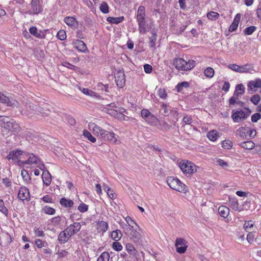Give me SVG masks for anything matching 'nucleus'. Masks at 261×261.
I'll list each match as a JSON object with an SVG mask.
<instances>
[{
	"label": "nucleus",
	"mask_w": 261,
	"mask_h": 261,
	"mask_svg": "<svg viewBox=\"0 0 261 261\" xmlns=\"http://www.w3.org/2000/svg\"><path fill=\"white\" fill-rule=\"evenodd\" d=\"M112 247L115 250L117 251H121L123 248L121 244L117 241H116L113 243Z\"/></svg>",
	"instance_id": "obj_57"
},
{
	"label": "nucleus",
	"mask_w": 261,
	"mask_h": 261,
	"mask_svg": "<svg viewBox=\"0 0 261 261\" xmlns=\"http://www.w3.org/2000/svg\"><path fill=\"white\" fill-rule=\"evenodd\" d=\"M83 135L89 141L92 143L96 142V138L93 137L92 134L87 130H83Z\"/></svg>",
	"instance_id": "obj_37"
},
{
	"label": "nucleus",
	"mask_w": 261,
	"mask_h": 261,
	"mask_svg": "<svg viewBox=\"0 0 261 261\" xmlns=\"http://www.w3.org/2000/svg\"><path fill=\"white\" fill-rule=\"evenodd\" d=\"M49 111L48 109L45 110L41 107H38L36 111V114L42 116H46L49 115Z\"/></svg>",
	"instance_id": "obj_38"
},
{
	"label": "nucleus",
	"mask_w": 261,
	"mask_h": 261,
	"mask_svg": "<svg viewBox=\"0 0 261 261\" xmlns=\"http://www.w3.org/2000/svg\"><path fill=\"white\" fill-rule=\"evenodd\" d=\"M60 204L65 207H71L73 205V202L70 199H67L65 198H62L60 200Z\"/></svg>",
	"instance_id": "obj_31"
},
{
	"label": "nucleus",
	"mask_w": 261,
	"mask_h": 261,
	"mask_svg": "<svg viewBox=\"0 0 261 261\" xmlns=\"http://www.w3.org/2000/svg\"><path fill=\"white\" fill-rule=\"evenodd\" d=\"M110 259V254L108 252H102L98 257L97 261H109Z\"/></svg>",
	"instance_id": "obj_36"
},
{
	"label": "nucleus",
	"mask_w": 261,
	"mask_h": 261,
	"mask_svg": "<svg viewBox=\"0 0 261 261\" xmlns=\"http://www.w3.org/2000/svg\"><path fill=\"white\" fill-rule=\"evenodd\" d=\"M150 42L149 45L150 47H154L156 40V35L155 33H153L151 37L149 38Z\"/></svg>",
	"instance_id": "obj_58"
},
{
	"label": "nucleus",
	"mask_w": 261,
	"mask_h": 261,
	"mask_svg": "<svg viewBox=\"0 0 261 261\" xmlns=\"http://www.w3.org/2000/svg\"><path fill=\"white\" fill-rule=\"evenodd\" d=\"M30 33L35 37H38L39 34L37 32V29L36 27H32L29 29Z\"/></svg>",
	"instance_id": "obj_64"
},
{
	"label": "nucleus",
	"mask_w": 261,
	"mask_h": 261,
	"mask_svg": "<svg viewBox=\"0 0 261 261\" xmlns=\"http://www.w3.org/2000/svg\"><path fill=\"white\" fill-rule=\"evenodd\" d=\"M125 248L130 254L136 255L138 253L134 246L130 243H127L125 245Z\"/></svg>",
	"instance_id": "obj_34"
},
{
	"label": "nucleus",
	"mask_w": 261,
	"mask_h": 261,
	"mask_svg": "<svg viewBox=\"0 0 261 261\" xmlns=\"http://www.w3.org/2000/svg\"><path fill=\"white\" fill-rule=\"evenodd\" d=\"M88 205L85 204L84 203H81L78 207L77 210L81 213H84L88 211Z\"/></svg>",
	"instance_id": "obj_53"
},
{
	"label": "nucleus",
	"mask_w": 261,
	"mask_h": 261,
	"mask_svg": "<svg viewBox=\"0 0 261 261\" xmlns=\"http://www.w3.org/2000/svg\"><path fill=\"white\" fill-rule=\"evenodd\" d=\"M179 167L186 175H191L196 172L198 166L188 160H182L179 163Z\"/></svg>",
	"instance_id": "obj_6"
},
{
	"label": "nucleus",
	"mask_w": 261,
	"mask_h": 261,
	"mask_svg": "<svg viewBox=\"0 0 261 261\" xmlns=\"http://www.w3.org/2000/svg\"><path fill=\"white\" fill-rule=\"evenodd\" d=\"M239 145L245 149L251 150L254 148L255 144L252 141H247L243 142L239 144Z\"/></svg>",
	"instance_id": "obj_28"
},
{
	"label": "nucleus",
	"mask_w": 261,
	"mask_h": 261,
	"mask_svg": "<svg viewBox=\"0 0 261 261\" xmlns=\"http://www.w3.org/2000/svg\"><path fill=\"white\" fill-rule=\"evenodd\" d=\"M189 86V85L188 82H181V83L178 84L177 85V91L180 92L182 90V89L184 87H188Z\"/></svg>",
	"instance_id": "obj_59"
},
{
	"label": "nucleus",
	"mask_w": 261,
	"mask_h": 261,
	"mask_svg": "<svg viewBox=\"0 0 261 261\" xmlns=\"http://www.w3.org/2000/svg\"><path fill=\"white\" fill-rule=\"evenodd\" d=\"M125 220L126 222V224L125 223L126 225H128V226H130L132 228L133 226L138 227L137 223L132 219V218L129 216H127L125 218Z\"/></svg>",
	"instance_id": "obj_42"
},
{
	"label": "nucleus",
	"mask_w": 261,
	"mask_h": 261,
	"mask_svg": "<svg viewBox=\"0 0 261 261\" xmlns=\"http://www.w3.org/2000/svg\"><path fill=\"white\" fill-rule=\"evenodd\" d=\"M28 156H25L28 159L24 160H23L22 165L24 164H28V165H34V164H38L39 162V160L38 158L34 155L33 154H29L27 153Z\"/></svg>",
	"instance_id": "obj_18"
},
{
	"label": "nucleus",
	"mask_w": 261,
	"mask_h": 261,
	"mask_svg": "<svg viewBox=\"0 0 261 261\" xmlns=\"http://www.w3.org/2000/svg\"><path fill=\"white\" fill-rule=\"evenodd\" d=\"M72 236L70 234V232L66 231V229L61 231L58 236V241L61 244L66 243L69 239L70 237Z\"/></svg>",
	"instance_id": "obj_20"
},
{
	"label": "nucleus",
	"mask_w": 261,
	"mask_h": 261,
	"mask_svg": "<svg viewBox=\"0 0 261 261\" xmlns=\"http://www.w3.org/2000/svg\"><path fill=\"white\" fill-rule=\"evenodd\" d=\"M0 211L6 216L8 214V210L6 207H5L4 201L2 199H0Z\"/></svg>",
	"instance_id": "obj_51"
},
{
	"label": "nucleus",
	"mask_w": 261,
	"mask_h": 261,
	"mask_svg": "<svg viewBox=\"0 0 261 261\" xmlns=\"http://www.w3.org/2000/svg\"><path fill=\"white\" fill-rule=\"evenodd\" d=\"M261 118V115L259 113H255L251 116V121L253 122H256Z\"/></svg>",
	"instance_id": "obj_63"
},
{
	"label": "nucleus",
	"mask_w": 261,
	"mask_h": 261,
	"mask_svg": "<svg viewBox=\"0 0 261 261\" xmlns=\"http://www.w3.org/2000/svg\"><path fill=\"white\" fill-rule=\"evenodd\" d=\"M74 46L77 50L82 52H85L87 49L86 44L83 41L80 40L74 42Z\"/></svg>",
	"instance_id": "obj_23"
},
{
	"label": "nucleus",
	"mask_w": 261,
	"mask_h": 261,
	"mask_svg": "<svg viewBox=\"0 0 261 261\" xmlns=\"http://www.w3.org/2000/svg\"><path fill=\"white\" fill-rule=\"evenodd\" d=\"M118 136L115 134L113 132L107 131L105 137L103 138L104 141H109L112 142L115 144L119 143V140L117 139Z\"/></svg>",
	"instance_id": "obj_19"
},
{
	"label": "nucleus",
	"mask_w": 261,
	"mask_h": 261,
	"mask_svg": "<svg viewBox=\"0 0 261 261\" xmlns=\"http://www.w3.org/2000/svg\"><path fill=\"white\" fill-rule=\"evenodd\" d=\"M43 184L49 186L51 181V175L47 170L43 171L42 175Z\"/></svg>",
	"instance_id": "obj_24"
},
{
	"label": "nucleus",
	"mask_w": 261,
	"mask_h": 261,
	"mask_svg": "<svg viewBox=\"0 0 261 261\" xmlns=\"http://www.w3.org/2000/svg\"><path fill=\"white\" fill-rule=\"evenodd\" d=\"M166 182L170 188L179 192L185 193L188 190L187 187L177 178L172 176L168 177Z\"/></svg>",
	"instance_id": "obj_3"
},
{
	"label": "nucleus",
	"mask_w": 261,
	"mask_h": 261,
	"mask_svg": "<svg viewBox=\"0 0 261 261\" xmlns=\"http://www.w3.org/2000/svg\"><path fill=\"white\" fill-rule=\"evenodd\" d=\"M241 15L240 14H237L234 18V20L229 28V32H233L235 31L238 27L239 21L240 20Z\"/></svg>",
	"instance_id": "obj_25"
},
{
	"label": "nucleus",
	"mask_w": 261,
	"mask_h": 261,
	"mask_svg": "<svg viewBox=\"0 0 261 261\" xmlns=\"http://www.w3.org/2000/svg\"><path fill=\"white\" fill-rule=\"evenodd\" d=\"M151 113L147 109H143L141 112V115L145 120L150 116Z\"/></svg>",
	"instance_id": "obj_52"
},
{
	"label": "nucleus",
	"mask_w": 261,
	"mask_h": 261,
	"mask_svg": "<svg viewBox=\"0 0 261 261\" xmlns=\"http://www.w3.org/2000/svg\"><path fill=\"white\" fill-rule=\"evenodd\" d=\"M21 174L24 181L26 182H28L31 180V177L27 170L24 169L22 170L21 171Z\"/></svg>",
	"instance_id": "obj_45"
},
{
	"label": "nucleus",
	"mask_w": 261,
	"mask_h": 261,
	"mask_svg": "<svg viewBox=\"0 0 261 261\" xmlns=\"http://www.w3.org/2000/svg\"><path fill=\"white\" fill-rule=\"evenodd\" d=\"M0 126L8 133H18L21 129L20 126L14 119L5 116H0Z\"/></svg>",
	"instance_id": "obj_1"
},
{
	"label": "nucleus",
	"mask_w": 261,
	"mask_h": 261,
	"mask_svg": "<svg viewBox=\"0 0 261 261\" xmlns=\"http://www.w3.org/2000/svg\"><path fill=\"white\" fill-rule=\"evenodd\" d=\"M218 212L221 217L226 218L229 215V209L225 206L221 205L218 208Z\"/></svg>",
	"instance_id": "obj_30"
},
{
	"label": "nucleus",
	"mask_w": 261,
	"mask_h": 261,
	"mask_svg": "<svg viewBox=\"0 0 261 261\" xmlns=\"http://www.w3.org/2000/svg\"><path fill=\"white\" fill-rule=\"evenodd\" d=\"M250 111L245 112L242 110H232L231 118L236 123H239L246 119L250 115Z\"/></svg>",
	"instance_id": "obj_8"
},
{
	"label": "nucleus",
	"mask_w": 261,
	"mask_h": 261,
	"mask_svg": "<svg viewBox=\"0 0 261 261\" xmlns=\"http://www.w3.org/2000/svg\"><path fill=\"white\" fill-rule=\"evenodd\" d=\"M146 121L149 123L150 125H154L158 123V119L155 116L151 114L150 116H149V117L146 119Z\"/></svg>",
	"instance_id": "obj_41"
},
{
	"label": "nucleus",
	"mask_w": 261,
	"mask_h": 261,
	"mask_svg": "<svg viewBox=\"0 0 261 261\" xmlns=\"http://www.w3.org/2000/svg\"><path fill=\"white\" fill-rule=\"evenodd\" d=\"M0 102L7 104L8 106L12 107H16L18 108L19 105L17 101L12 99H10L8 97L1 92H0Z\"/></svg>",
	"instance_id": "obj_11"
},
{
	"label": "nucleus",
	"mask_w": 261,
	"mask_h": 261,
	"mask_svg": "<svg viewBox=\"0 0 261 261\" xmlns=\"http://www.w3.org/2000/svg\"><path fill=\"white\" fill-rule=\"evenodd\" d=\"M222 147L226 149H230L232 147V142L230 140H225L221 143Z\"/></svg>",
	"instance_id": "obj_44"
},
{
	"label": "nucleus",
	"mask_w": 261,
	"mask_h": 261,
	"mask_svg": "<svg viewBox=\"0 0 261 261\" xmlns=\"http://www.w3.org/2000/svg\"><path fill=\"white\" fill-rule=\"evenodd\" d=\"M244 92V87L242 84L237 85L236 90L234 91L235 95H242Z\"/></svg>",
	"instance_id": "obj_40"
},
{
	"label": "nucleus",
	"mask_w": 261,
	"mask_h": 261,
	"mask_svg": "<svg viewBox=\"0 0 261 261\" xmlns=\"http://www.w3.org/2000/svg\"><path fill=\"white\" fill-rule=\"evenodd\" d=\"M115 82L117 86L122 88L125 83V74L122 71H118L115 76Z\"/></svg>",
	"instance_id": "obj_16"
},
{
	"label": "nucleus",
	"mask_w": 261,
	"mask_h": 261,
	"mask_svg": "<svg viewBox=\"0 0 261 261\" xmlns=\"http://www.w3.org/2000/svg\"><path fill=\"white\" fill-rule=\"evenodd\" d=\"M64 21L67 25L71 27H75L77 23L76 19L73 17H66L64 19Z\"/></svg>",
	"instance_id": "obj_27"
},
{
	"label": "nucleus",
	"mask_w": 261,
	"mask_h": 261,
	"mask_svg": "<svg viewBox=\"0 0 261 261\" xmlns=\"http://www.w3.org/2000/svg\"><path fill=\"white\" fill-rule=\"evenodd\" d=\"M31 6L34 14H37L41 12V8L39 5V0H32Z\"/></svg>",
	"instance_id": "obj_22"
},
{
	"label": "nucleus",
	"mask_w": 261,
	"mask_h": 261,
	"mask_svg": "<svg viewBox=\"0 0 261 261\" xmlns=\"http://www.w3.org/2000/svg\"><path fill=\"white\" fill-rule=\"evenodd\" d=\"M228 67L231 70L240 73L248 72L250 69V66L248 65L239 66L236 64H230L229 65Z\"/></svg>",
	"instance_id": "obj_13"
},
{
	"label": "nucleus",
	"mask_w": 261,
	"mask_h": 261,
	"mask_svg": "<svg viewBox=\"0 0 261 261\" xmlns=\"http://www.w3.org/2000/svg\"><path fill=\"white\" fill-rule=\"evenodd\" d=\"M38 107L32 103H26L24 109H20L19 111L21 114L26 116H32L33 114H36V111L37 110Z\"/></svg>",
	"instance_id": "obj_9"
},
{
	"label": "nucleus",
	"mask_w": 261,
	"mask_h": 261,
	"mask_svg": "<svg viewBox=\"0 0 261 261\" xmlns=\"http://www.w3.org/2000/svg\"><path fill=\"white\" fill-rule=\"evenodd\" d=\"M214 70L211 67H207L204 71V75L209 78H212L214 75Z\"/></svg>",
	"instance_id": "obj_43"
},
{
	"label": "nucleus",
	"mask_w": 261,
	"mask_h": 261,
	"mask_svg": "<svg viewBox=\"0 0 261 261\" xmlns=\"http://www.w3.org/2000/svg\"><path fill=\"white\" fill-rule=\"evenodd\" d=\"M230 206L236 211L241 212L247 210V207H248V203L246 201L242 204H240L238 201L233 199L230 201Z\"/></svg>",
	"instance_id": "obj_12"
},
{
	"label": "nucleus",
	"mask_w": 261,
	"mask_h": 261,
	"mask_svg": "<svg viewBox=\"0 0 261 261\" xmlns=\"http://www.w3.org/2000/svg\"><path fill=\"white\" fill-rule=\"evenodd\" d=\"M195 61L194 60L185 61L181 58L174 59L173 65L177 70L187 71L191 70L195 66Z\"/></svg>",
	"instance_id": "obj_5"
},
{
	"label": "nucleus",
	"mask_w": 261,
	"mask_h": 261,
	"mask_svg": "<svg viewBox=\"0 0 261 261\" xmlns=\"http://www.w3.org/2000/svg\"><path fill=\"white\" fill-rule=\"evenodd\" d=\"M108 228V224L107 222L101 221L97 223V229L99 232H106Z\"/></svg>",
	"instance_id": "obj_26"
},
{
	"label": "nucleus",
	"mask_w": 261,
	"mask_h": 261,
	"mask_svg": "<svg viewBox=\"0 0 261 261\" xmlns=\"http://www.w3.org/2000/svg\"><path fill=\"white\" fill-rule=\"evenodd\" d=\"M248 90L256 92L258 88L261 87V79H256L250 81L247 85Z\"/></svg>",
	"instance_id": "obj_17"
},
{
	"label": "nucleus",
	"mask_w": 261,
	"mask_h": 261,
	"mask_svg": "<svg viewBox=\"0 0 261 261\" xmlns=\"http://www.w3.org/2000/svg\"><path fill=\"white\" fill-rule=\"evenodd\" d=\"M58 38L61 40H64L66 38V34L65 31L60 30L57 33Z\"/></svg>",
	"instance_id": "obj_56"
},
{
	"label": "nucleus",
	"mask_w": 261,
	"mask_h": 261,
	"mask_svg": "<svg viewBox=\"0 0 261 261\" xmlns=\"http://www.w3.org/2000/svg\"><path fill=\"white\" fill-rule=\"evenodd\" d=\"M42 211L44 213L48 215H54L56 212L54 208L47 206H45Z\"/></svg>",
	"instance_id": "obj_49"
},
{
	"label": "nucleus",
	"mask_w": 261,
	"mask_h": 261,
	"mask_svg": "<svg viewBox=\"0 0 261 261\" xmlns=\"http://www.w3.org/2000/svg\"><path fill=\"white\" fill-rule=\"evenodd\" d=\"M260 100V97L258 94L254 95L250 98V101L255 105H257Z\"/></svg>",
	"instance_id": "obj_54"
},
{
	"label": "nucleus",
	"mask_w": 261,
	"mask_h": 261,
	"mask_svg": "<svg viewBox=\"0 0 261 261\" xmlns=\"http://www.w3.org/2000/svg\"><path fill=\"white\" fill-rule=\"evenodd\" d=\"M171 110V108H168V107L165 105L163 104L161 106V112L164 115H167L170 113V110Z\"/></svg>",
	"instance_id": "obj_48"
},
{
	"label": "nucleus",
	"mask_w": 261,
	"mask_h": 261,
	"mask_svg": "<svg viewBox=\"0 0 261 261\" xmlns=\"http://www.w3.org/2000/svg\"><path fill=\"white\" fill-rule=\"evenodd\" d=\"M219 16V15L217 12L214 11H211L207 14V18L211 20H216L218 18Z\"/></svg>",
	"instance_id": "obj_46"
},
{
	"label": "nucleus",
	"mask_w": 261,
	"mask_h": 261,
	"mask_svg": "<svg viewBox=\"0 0 261 261\" xmlns=\"http://www.w3.org/2000/svg\"><path fill=\"white\" fill-rule=\"evenodd\" d=\"M219 137V133L215 130L210 131L207 134V137L212 141H215Z\"/></svg>",
	"instance_id": "obj_32"
},
{
	"label": "nucleus",
	"mask_w": 261,
	"mask_h": 261,
	"mask_svg": "<svg viewBox=\"0 0 261 261\" xmlns=\"http://www.w3.org/2000/svg\"><path fill=\"white\" fill-rule=\"evenodd\" d=\"M103 189L105 191L107 192L108 195L111 199H114L115 198L114 194L113 193V191L111 190L110 187L107 186V185L103 186Z\"/></svg>",
	"instance_id": "obj_50"
},
{
	"label": "nucleus",
	"mask_w": 261,
	"mask_h": 261,
	"mask_svg": "<svg viewBox=\"0 0 261 261\" xmlns=\"http://www.w3.org/2000/svg\"><path fill=\"white\" fill-rule=\"evenodd\" d=\"M34 232L35 235L38 237H42L44 236V233L43 230L39 228L35 227L34 228Z\"/></svg>",
	"instance_id": "obj_61"
},
{
	"label": "nucleus",
	"mask_w": 261,
	"mask_h": 261,
	"mask_svg": "<svg viewBox=\"0 0 261 261\" xmlns=\"http://www.w3.org/2000/svg\"><path fill=\"white\" fill-rule=\"evenodd\" d=\"M121 226L123 230L124 233L132 240L134 243H140V234L137 230L138 226H133V227L132 228L130 226L129 227L128 225H126L125 223H123L121 224Z\"/></svg>",
	"instance_id": "obj_4"
},
{
	"label": "nucleus",
	"mask_w": 261,
	"mask_h": 261,
	"mask_svg": "<svg viewBox=\"0 0 261 261\" xmlns=\"http://www.w3.org/2000/svg\"><path fill=\"white\" fill-rule=\"evenodd\" d=\"M248 127H240L238 128L236 133L242 138L245 139L247 138L248 136Z\"/></svg>",
	"instance_id": "obj_29"
},
{
	"label": "nucleus",
	"mask_w": 261,
	"mask_h": 261,
	"mask_svg": "<svg viewBox=\"0 0 261 261\" xmlns=\"http://www.w3.org/2000/svg\"><path fill=\"white\" fill-rule=\"evenodd\" d=\"M186 241L182 238L177 239L175 243L176 251L179 253H184L187 250V246L186 245Z\"/></svg>",
	"instance_id": "obj_15"
},
{
	"label": "nucleus",
	"mask_w": 261,
	"mask_h": 261,
	"mask_svg": "<svg viewBox=\"0 0 261 261\" xmlns=\"http://www.w3.org/2000/svg\"><path fill=\"white\" fill-rule=\"evenodd\" d=\"M81 228V225L80 223L74 222L73 224L70 225L67 228L66 231L70 232V234L72 236L76 233L80 231Z\"/></svg>",
	"instance_id": "obj_21"
},
{
	"label": "nucleus",
	"mask_w": 261,
	"mask_h": 261,
	"mask_svg": "<svg viewBox=\"0 0 261 261\" xmlns=\"http://www.w3.org/2000/svg\"><path fill=\"white\" fill-rule=\"evenodd\" d=\"M145 9L143 6H140L137 11V21L138 23V31L141 34H144L147 32V24L145 20Z\"/></svg>",
	"instance_id": "obj_2"
},
{
	"label": "nucleus",
	"mask_w": 261,
	"mask_h": 261,
	"mask_svg": "<svg viewBox=\"0 0 261 261\" xmlns=\"http://www.w3.org/2000/svg\"><path fill=\"white\" fill-rule=\"evenodd\" d=\"M100 9L103 13H107L109 12V7L106 2H102L100 6Z\"/></svg>",
	"instance_id": "obj_55"
},
{
	"label": "nucleus",
	"mask_w": 261,
	"mask_h": 261,
	"mask_svg": "<svg viewBox=\"0 0 261 261\" xmlns=\"http://www.w3.org/2000/svg\"><path fill=\"white\" fill-rule=\"evenodd\" d=\"M254 226V223L252 221L249 220L245 221L244 224V228L247 232L252 230V228Z\"/></svg>",
	"instance_id": "obj_39"
},
{
	"label": "nucleus",
	"mask_w": 261,
	"mask_h": 261,
	"mask_svg": "<svg viewBox=\"0 0 261 261\" xmlns=\"http://www.w3.org/2000/svg\"><path fill=\"white\" fill-rule=\"evenodd\" d=\"M256 30V27L255 26H250V27H247L244 31V34L247 35H250Z\"/></svg>",
	"instance_id": "obj_47"
},
{
	"label": "nucleus",
	"mask_w": 261,
	"mask_h": 261,
	"mask_svg": "<svg viewBox=\"0 0 261 261\" xmlns=\"http://www.w3.org/2000/svg\"><path fill=\"white\" fill-rule=\"evenodd\" d=\"M82 92L84 94L89 96H95V93L88 88H83Z\"/></svg>",
	"instance_id": "obj_62"
},
{
	"label": "nucleus",
	"mask_w": 261,
	"mask_h": 261,
	"mask_svg": "<svg viewBox=\"0 0 261 261\" xmlns=\"http://www.w3.org/2000/svg\"><path fill=\"white\" fill-rule=\"evenodd\" d=\"M182 121L186 124H191L193 122V119L191 116L186 115L182 119Z\"/></svg>",
	"instance_id": "obj_60"
},
{
	"label": "nucleus",
	"mask_w": 261,
	"mask_h": 261,
	"mask_svg": "<svg viewBox=\"0 0 261 261\" xmlns=\"http://www.w3.org/2000/svg\"><path fill=\"white\" fill-rule=\"evenodd\" d=\"M122 236V234L119 229H116L111 232V238L115 241H118L120 240L121 239Z\"/></svg>",
	"instance_id": "obj_33"
},
{
	"label": "nucleus",
	"mask_w": 261,
	"mask_h": 261,
	"mask_svg": "<svg viewBox=\"0 0 261 261\" xmlns=\"http://www.w3.org/2000/svg\"><path fill=\"white\" fill-rule=\"evenodd\" d=\"M124 19V17H108L107 19V21L112 23L117 24L122 22Z\"/></svg>",
	"instance_id": "obj_35"
},
{
	"label": "nucleus",
	"mask_w": 261,
	"mask_h": 261,
	"mask_svg": "<svg viewBox=\"0 0 261 261\" xmlns=\"http://www.w3.org/2000/svg\"><path fill=\"white\" fill-rule=\"evenodd\" d=\"M24 156H28L27 153L23 152L20 150H14L9 152L7 156V159L8 160H12L15 162H18L19 166H22L23 157Z\"/></svg>",
	"instance_id": "obj_7"
},
{
	"label": "nucleus",
	"mask_w": 261,
	"mask_h": 261,
	"mask_svg": "<svg viewBox=\"0 0 261 261\" xmlns=\"http://www.w3.org/2000/svg\"><path fill=\"white\" fill-rule=\"evenodd\" d=\"M89 127L92 129V133L94 135L101 139L105 137L107 131L94 123H90Z\"/></svg>",
	"instance_id": "obj_10"
},
{
	"label": "nucleus",
	"mask_w": 261,
	"mask_h": 261,
	"mask_svg": "<svg viewBox=\"0 0 261 261\" xmlns=\"http://www.w3.org/2000/svg\"><path fill=\"white\" fill-rule=\"evenodd\" d=\"M18 198L22 201H29L30 195L29 189L25 187H21L18 191Z\"/></svg>",
	"instance_id": "obj_14"
}]
</instances>
